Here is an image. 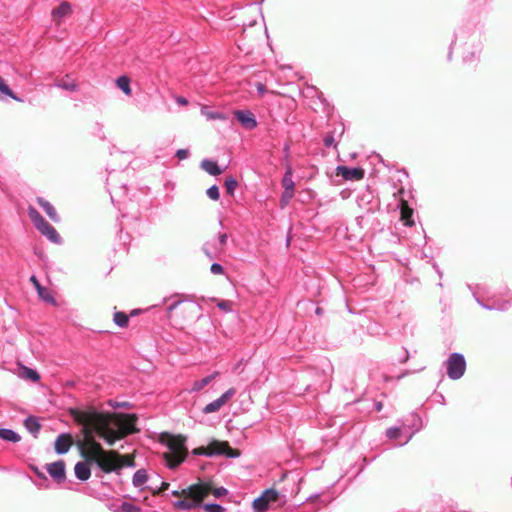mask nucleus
<instances>
[{"label": "nucleus", "instance_id": "21", "mask_svg": "<svg viewBox=\"0 0 512 512\" xmlns=\"http://www.w3.org/2000/svg\"><path fill=\"white\" fill-rule=\"evenodd\" d=\"M216 376H218V372H214L212 373L211 375H208L200 380H196L194 381L192 387H191V392H199L201 391L204 387H206L208 384H210V382L216 378Z\"/></svg>", "mask_w": 512, "mask_h": 512}, {"label": "nucleus", "instance_id": "4", "mask_svg": "<svg viewBox=\"0 0 512 512\" xmlns=\"http://www.w3.org/2000/svg\"><path fill=\"white\" fill-rule=\"evenodd\" d=\"M169 452L165 454L167 466L170 469L178 467L187 457V448L184 440L172 439L168 443Z\"/></svg>", "mask_w": 512, "mask_h": 512}, {"label": "nucleus", "instance_id": "10", "mask_svg": "<svg viewBox=\"0 0 512 512\" xmlns=\"http://www.w3.org/2000/svg\"><path fill=\"white\" fill-rule=\"evenodd\" d=\"M85 439L88 442V449H85L83 446H81V455L84 458H88L89 461L92 462L93 460H95V456L103 455L105 450L102 448L100 443L95 441L93 437Z\"/></svg>", "mask_w": 512, "mask_h": 512}, {"label": "nucleus", "instance_id": "51", "mask_svg": "<svg viewBox=\"0 0 512 512\" xmlns=\"http://www.w3.org/2000/svg\"><path fill=\"white\" fill-rule=\"evenodd\" d=\"M219 243L221 246H224L227 243L228 236L226 233H220L218 236Z\"/></svg>", "mask_w": 512, "mask_h": 512}, {"label": "nucleus", "instance_id": "15", "mask_svg": "<svg viewBox=\"0 0 512 512\" xmlns=\"http://www.w3.org/2000/svg\"><path fill=\"white\" fill-rule=\"evenodd\" d=\"M90 464H92L91 461H89L88 458H85V461L76 463L74 467V473L77 479L81 481H87L91 476V469Z\"/></svg>", "mask_w": 512, "mask_h": 512}, {"label": "nucleus", "instance_id": "42", "mask_svg": "<svg viewBox=\"0 0 512 512\" xmlns=\"http://www.w3.org/2000/svg\"><path fill=\"white\" fill-rule=\"evenodd\" d=\"M25 373H26V377L28 379H30L31 381L36 382L40 379L39 373L34 369L26 368Z\"/></svg>", "mask_w": 512, "mask_h": 512}, {"label": "nucleus", "instance_id": "58", "mask_svg": "<svg viewBox=\"0 0 512 512\" xmlns=\"http://www.w3.org/2000/svg\"><path fill=\"white\" fill-rule=\"evenodd\" d=\"M382 408H383V404H382V402H376V403H375V409H376V411L380 412V411L382 410Z\"/></svg>", "mask_w": 512, "mask_h": 512}, {"label": "nucleus", "instance_id": "38", "mask_svg": "<svg viewBox=\"0 0 512 512\" xmlns=\"http://www.w3.org/2000/svg\"><path fill=\"white\" fill-rule=\"evenodd\" d=\"M412 217V211L408 210H402L401 212V219L404 221V224L406 226H412L414 224Z\"/></svg>", "mask_w": 512, "mask_h": 512}, {"label": "nucleus", "instance_id": "57", "mask_svg": "<svg viewBox=\"0 0 512 512\" xmlns=\"http://www.w3.org/2000/svg\"><path fill=\"white\" fill-rule=\"evenodd\" d=\"M433 268L435 269L438 276L441 278L443 276V273H442L441 269L439 268V266L437 265V263L433 264Z\"/></svg>", "mask_w": 512, "mask_h": 512}, {"label": "nucleus", "instance_id": "45", "mask_svg": "<svg viewBox=\"0 0 512 512\" xmlns=\"http://www.w3.org/2000/svg\"><path fill=\"white\" fill-rule=\"evenodd\" d=\"M213 495L216 497V498H221L225 495L228 494V490L224 487H218V488H215L213 491H212Z\"/></svg>", "mask_w": 512, "mask_h": 512}, {"label": "nucleus", "instance_id": "8", "mask_svg": "<svg viewBox=\"0 0 512 512\" xmlns=\"http://www.w3.org/2000/svg\"><path fill=\"white\" fill-rule=\"evenodd\" d=\"M197 454H205L209 457L224 455L228 458H236L239 453L232 449L227 442H213L208 446L206 452H197Z\"/></svg>", "mask_w": 512, "mask_h": 512}, {"label": "nucleus", "instance_id": "32", "mask_svg": "<svg viewBox=\"0 0 512 512\" xmlns=\"http://www.w3.org/2000/svg\"><path fill=\"white\" fill-rule=\"evenodd\" d=\"M0 92L11 97L14 100L20 101L18 97H16L10 87L5 83V81L0 77Z\"/></svg>", "mask_w": 512, "mask_h": 512}, {"label": "nucleus", "instance_id": "60", "mask_svg": "<svg viewBox=\"0 0 512 512\" xmlns=\"http://www.w3.org/2000/svg\"><path fill=\"white\" fill-rule=\"evenodd\" d=\"M127 405V403H116L114 405H112L113 407H125Z\"/></svg>", "mask_w": 512, "mask_h": 512}, {"label": "nucleus", "instance_id": "52", "mask_svg": "<svg viewBox=\"0 0 512 512\" xmlns=\"http://www.w3.org/2000/svg\"><path fill=\"white\" fill-rule=\"evenodd\" d=\"M176 102L179 104V105H187L188 104V100L184 97H178L176 99Z\"/></svg>", "mask_w": 512, "mask_h": 512}, {"label": "nucleus", "instance_id": "62", "mask_svg": "<svg viewBox=\"0 0 512 512\" xmlns=\"http://www.w3.org/2000/svg\"><path fill=\"white\" fill-rule=\"evenodd\" d=\"M258 90H259L261 93H263V92L265 91V87H264V85L260 84V85L258 86Z\"/></svg>", "mask_w": 512, "mask_h": 512}, {"label": "nucleus", "instance_id": "31", "mask_svg": "<svg viewBox=\"0 0 512 512\" xmlns=\"http://www.w3.org/2000/svg\"><path fill=\"white\" fill-rule=\"evenodd\" d=\"M202 115H204L208 120H224L225 116L217 111H206L204 108L201 110Z\"/></svg>", "mask_w": 512, "mask_h": 512}, {"label": "nucleus", "instance_id": "25", "mask_svg": "<svg viewBox=\"0 0 512 512\" xmlns=\"http://www.w3.org/2000/svg\"><path fill=\"white\" fill-rule=\"evenodd\" d=\"M117 87L127 96L131 95L130 78L126 75H122L116 80Z\"/></svg>", "mask_w": 512, "mask_h": 512}, {"label": "nucleus", "instance_id": "46", "mask_svg": "<svg viewBox=\"0 0 512 512\" xmlns=\"http://www.w3.org/2000/svg\"><path fill=\"white\" fill-rule=\"evenodd\" d=\"M210 271H211V273L216 274V275H217V274H223V272H224V268H223V266H222L221 264H219V263H213V264L211 265V267H210Z\"/></svg>", "mask_w": 512, "mask_h": 512}, {"label": "nucleus", "instance_id": "19", "mask_svg": "<svg viewBox=\"0 0 512 512\" xmlns=\"http://www.w3.org/2000/svg\"><path fill=\"white\" fill-rule=\"evenodd\" d=\"M281 185L283 187V191L295 192V183L293 181V168L290 165L286 167L285 173L281 180Z\"/></svg>", "mask_w": 512, "mask_h": 512}, {"label": "nucleus", "instance_id": "17", "mask_svg": "<svg viewBox=\"0 0 512 512\" xmlns=\"http://www.w3.org/2000/svg\"><path fill=\"white\" fill-rule=\"evenodd\" d=\"M149 480L148 473L145 469H139L137 470L132 478V484L134 487L138 488L139 490H144L148 486H145L146 483Z\"/></svg>", "mask_w": 512, "mask_h": 512}, {"label": "nucleus", "instance_id": "23", "mask_svg": "<svg viewBox=\"0 0 512 512\" xmlns=\"http://www.w3.org/2000/svg\"><path fill=\"white\" fill-rule=\"evenodd\" d=\"M71 12V5L64 1L58 7L53 9L52 16L54 19H61Z\"/></svg>", "mask_w": 512, "mask_h": 512}, {"label": "nucleus", "instance_id": "55", "mask_svg": "<svg viewBox=\"0 0 512 512\" xmlns=\"http://www.w3.org/2000/svg\"><path fill=\"white\" fill-rule=\"evenodd\" d=\"M283 152L285 154V157L288 158L289 157V153H290V146H289V144H285L284 145Z\"/></svg>", "mask_w": 512, "mask_h": 512}, {"label": "nucleus", "instance_id": "37", "mask_svg": "<svg viewBox=\"0 0 512 512\" xmlns=\"http://www.w3.org/2000/svg\"><path fill=\"white\" fill-rule=\"evenodd\" d=\"M206 194L207 196L211 199V200H214V201H217L219 200V197H220V193H219V188L217 185H212L211 187H209L206 191Z\"/></svg>", "mask_w": 512, "mask_h": 512}, {"label": "nucleus", "instance_id": "26", "mask_svg": "<svg viewBox=\"0 0 512 512\" xmlns=\"http://www.w3.org/2000/svg\"><path fill=\"white\" fill-rule=\"evenodd\" d=\"M223 405H225V404L223 403V401L219 397L216 400H214V401L210 402L209 404H207L202 409V412L204 414H211V413L219 411Z\"/></svg>", "mask_w": 512, "mask_h": 512}, {"label": "nucleus", "instance_id": "13", "mask_svg": "<svg viewBox=\"0 0 512 512\" xmlns=\"http://www.w3.org/2000/svg\"><path fill=\"white\" fill-rule=\"evenodd\" d=\"M337 175L342 176L344 180H361L364 177L362 168H354L339 165L336 168Z\"/></svg>", "mask_w": 512, "mask_h": 512}, {"label": "nucleus", "instance_id": "28", "mask_svg": "<svg viewBox=\"0 0 512 512\" xmlns=\"http://www.w3.org/2000/svg\"><path fill=\"white\" fill-rule=\"evenodd\" d=\"M173 506L180 510H192L197 508V503L192 502L190 499L177 500L173 502Z\"/></svg>", "mask_w": 512, "mask_h": 512}, {"label": "nucleus", "instance_id": "18", "mask_svg": "<svg viewBox=\"0 0 512 512\" xmlns=\"http://www.w3.org/2000/svg\"><path fill=\"white\" fill-rule=\"evenodd\" d=\"M37 203L39 206L44 210V212L47 214V216L54 222H59L60 218L54 208V206L44 198L38 197Z\"/></svg>", "mask_w": 512, "mask_h": 512}, {"label": "nucleus", "instance_id": "20", "mask_svg": "<svg viewBox=\"0 0 512 512\" xmlns=\"http://www.w3.org/2000/svg\"><path fill=\"white\" fill-rule=\"evenodd\" d=\"M200 166L203 170L212 176H218L223 172L218 163L213 160L204 159L202 160Z\"/></svg>", "mask_w": 512, "mask_h": 512}, {"label": "nucleus", "instance_id": "61", "mask_svg": "<svg viewBox=\"0 0 512 512\" xmlns=\"http://www.w3.org/2000/svg\"><path fill=\"white\" fill-rule=\"evenodd\" d=\"M315 313H316L317 315H321V314L323 313L322 308L317 307V308H316V310H315Z\"/></svg>", "mask_w": 512, "mask_h": 512}, {"label": "nucleus", "instance_id": "16", "mask_svg": "<svg viewBox=\"0 0 512 512\" xmlns=\"http://www.w3.org/2000/svg\"><path fill=\"white\" fill-rule=\"evenodd\" d=\"M267 494L276 495V490L274 489H267L265 490L261 496L257 497L253 501V507L258 512H263L267 510L269 505V499H266Z\"/></svg>", "mask_w": 512, "mask_h": 512}, {"label": "nucleus", "instance_id": "44", "mask_svg": "<svg viewBox=\"0 0 512 512\" xmlns=\"http://www.w3.org/2000/svg\"><path fill=\"white\" fill-rule=\"evenodd\" d=\"M236 393V390L234 388H229L226 392H224L220 399L223 401L224 404L228 402L229 399H231Z\"/></svg>", "mask_w": 512, "mask_h": 512}, {"label": "nucleus", "instance_id": "59", "mask_svg": "<svg viewBox=\"0 0 512 512\" xmlns=\"http://www.w3.org/2000/svg\"><path fill=\"white\" fill-rule=\"evenodd\" d=\"M171 494H172L173 496H180V495H182L181 491H178V490H173V491L171 492Z\"/></svg>", "mask_w": 512, "mask_h": 512}, {"label": "nucleus", "instance_id": "41", "mask_svg": "<svg viewBox=\"0 0 512 512\" xmlns=\"http://www.w3.org/2000/svg\"><path fill=\"white\" fill-rule=\"evenodd\" d=\"M401 434V430L398 427H390L386 431V435L389 439H397Z\"/></svg>", "mask_w": 512, "mask_h": 512}, {"label": "nucleus", "instance_id": "30", "mask_svg": "<svg viewBox=\"0 0 512 512\" xmlns=\"http://www.w3.org/2000/svg\"><path fill=\"white\" fill-rule=\"evenodd\" d=\"M226 193L228 195H234L236 188L238 187V181L234 177H228L224 183Z\"/></svg>", "mask_w": 512, "mask_h": 512}, {"label": "nucleus", "instance_id": "54", "mask_svg": "<svg viewBox=\"0 0 512 512\" xmlns=\"http://www.w3.org/2000/svg\"><path fill=\"white\" fill-rule=\"evenodd\" d=\"M278 497V492L276 491V495H272V494H267L266 495V499H269V503L272 502V501H275Z\"/></svg>", "mask_w": 512, "mask_h": 512}, {"label": "nucleus", "instance_id": "43", "mask_svg": "<svg viewBox=\"0 0 512 512\" xmlns=\"http://www.w3.org/2000/svg\"><path fill=\"white\" fill-rule=\"evenodd\" d=\"M30 282L34 285L36 288L38 295L42 296V292H45V289L41 286L40 282L38 281L37 277L35 275H32L30 277Z\"/></svg>", "mask_w": 512, "mask_h": 512}, {"label": "nucleus", "instance_id": "49", "mask_svg": "<svg viewBox=\"0 0 512 512\" xmlns=\"http://www.w3.org/2000/svg\"><path fill=\"white\" fill-rule=\"evenodd\" d=\"M183 302V300H176L174 301L173 303H171L168 307H167V313L170 314L173 310H175L181 303Z\"/></svg>", "mask_w": 512, "mask_h": 512}, {"label": "nucleus", "instance_id": "22", "mask_svg": "<svg viewBox=\"0 0 512 512\" xmlns=\"http://www.w3.org/2000/svg\"><path fill=\"white\" fill-rule=\"evenodd\" d=\"M0 439L12 443H17L21 440V437L12 429L0 428Z\"/></svg>", "mask_w": 512, "mask_h": 512}, {"label": "nucleus", "instance_id": "24", "mask_svg": "<svg viewBox=\"0 0 512 512\" xmlns=\"http://www.w3.org/2000/svg\"><path fill=\"white\" fill-rule=\"evenodd\" d=\"M339 135L342 136L344 133V126L343 124H340L338 127ZM337 132V128L334 129L333 132L327 133L323 139V143L325 147H331L334 146L336 148L337 144L335 142L334 134Z\"/></svg>", "mask_w": 512, "mask_h": 512}, {"label": "nucleus", "instance_id": "64", "mask_svg": "<svg viewBox=\"0 0 512 512\" xmlns=\"http://www.w3.org/2000/svg\"><path fill=\"white\" fill-rule=\"evenodd\" d=\"M317 497H318V494H315L314 496L309 497V499L317 498Z\"/></svg>", "mask_w": 512, "mask_h": 512}, {"label": "nucleus", "instance_id": "29", "mask_svg": "<svg viewBox=\"0 0 512 512\" xmlns=\"http://www.w3.org/2000/svg\"><path fill=\"white\" fill-rule=\"evenodd\" d=\"M113 321L118 327L124 328L128 325L129 318L126 313L118 311L114 313Z\"/></svg>", "mask_w": 512, "mask_h": 512}, {"label": "nucleus", "instance_id": "50", "mask_svg": "<svg viewBox=\"0 0 512 512\" xmlns=\"http://www.w3.org/2000/svg\"><path fill=\"white\" fill-rule=\"evenodd\" d=\"M31 469L36 474L37 477L46 479L45 474L42 471H40L38 467L32 466Z\"/></svg>", "mask_w": 512, "mask_h": 512}, {"label": "nucleus", "instance_id": "1", "mask_svg": "<svg viewBox=\"0 0 512 512\" xmlns=\"http://www.w3.org/2000/svg\"><path fill=\"white\" fill-rule=\"evenodd\" d=\"M75 420L82 427L84 438H91L98 435L109 446H113L120 434L111 426L110 416L94 408L77 412Z\"/></svg>", "mask_w": 512, "mask_h": 512}, {"label": "nucleus", "instance_id": "47", "mask_svg": "<svg viewBox=\"0 0 512 512\" xmlns=\"http://www.w3.org/2000/svg\"><path fill=\"white\" fill-rule=\"evenodd\" d=\"M176 157L179 159V160H184V159H187L189 157V150L188 149H178L176 151Z\"/></svg>", "mask_w": 512, "mask_h": 512}, {"label": "nucleus", "instance_id": "40", "mask_svg": "<svg viewBox=\"0 0 512 512\" xmlns=\"http://www.w3.org/2000/svg\"><path fill=\"white\" fill-rule=\"evenodd\" d=\"M120 509L122 512H140V508L129 502H123L120 506Z\"/></svg>", "mask_w": 512, "mask_h": 512}, {"label": "nucleus", "instance_id": "5", "mask_svg": "<svg viewBox=\"0 0 512 512\" xmlns=\"http://www.w3.org/2000/svg\"><path fill=\"white\" fill-rule=\"evenodd\" d=\"M446 373L451 380L462 378L466 371V360L463 354L454 352L445 361Z\"/></svg>", "mask_w": 512, "mask_h": 512}, {"label": "nucleus", "instance_id": "35", "mask_svg": "<svg viewBox=\"0 0 512 512\" xmlns=\"http://www.w3.org/2000/svg\"><path fill=\"white\" fill-rule=\"evenodd\" d=\"M205 512H224V507L217 503H206L201 506Z\"/></svg>", "mask_w": 512, "mask_h": 512}, {"label": "nucleus", "instance_id": "6", "mask_svg": "<svg viewBox=\"0 0 512 512\" xmlns=\"http://www.w3.org/2000/svg\"><path fill=\"white\" fill-rule=\"evenodd\" d=\"M211 488L205 483H197L181 490L182 496L197 503V508L202 506V501L209 495Z\"/></svg>", "mask_w": 512, "mask_h": 512}, {"label": "nucleus", "instance_id": "39", "mask_svg": "<svg viewBox=\"0 0 512 512\" xmlns=\"http://www.w3.org/2000/svg\"><path fill=\"white\" fill-rule=\"evenodd\" d=\"M217 307H218L220 310H222V311H224V312L228 313V312H231V311H232V302H231V301H229V300H220V301H218V303H217Z\"/></svg>", "mask_w": 512, "mask_h": 512}, {"label": "nucleus", "instance_id": "9", "mask_svg": "<svg viewBox=\"0 0 512 512\" xmlns=\"http://www.w3.org/2000/svg\"><path fill=\"white\" fill-rule=\"evenodd\" d=\"M118 455L119 454L114 451H105L103 455L95 456L96 458L92 461V463H95L97 467L104 473H110L117 468L116 457Z\"/></svg>", "mask_w": 512, "mask_h": 512}, {"label": "nucleus", "instance_id": "11", "mask_svg": "<svg viewBox=\"0 0 512 512\" xmlns=\"http://www.w3.org/2000/svg\"><path fill=\"white\" fill-rule=\"evenodd\" d=\"M234 116L247 130H253L257 127V120L254 114L249 110H236L234 112Z\"/></svg>", "mask_w": 512, "mask_h": 512}, {"label": "nucleus", "instance_id": "33", "mask_svg": "<svg viewBox=\"0 0 512 512\" xmlns=\"http://www.w3.org/2000/svg\"><path fill=\"white\" fill-rule=\"evenodd\" d=\"M56 86L68 90V91H76L77 90V84L74 81H67V80H61L56 83Z\"/></svg>", "mask_w": 512, "mask_h": 512}, {"label": "nucleus", "instance_id": "53", "mask_svg": "<svg viewBox=\"0 0 512 512\" xmlns=\"http://www.w3.org/2000/svg\"><path fill=\"white\" fill-rule=\"evenodd\" d=\"M408 358H409V353H408V351H407V350H403V357H402V358H400V360H399V361H400V362H402V363H404V362H406V361L408 360Z\"/></svg>", "mask_w": 512, "mask_h": 512}, {"label": "nucleus", "instance_id": "27", "mask_svg": "<svg viewBox=\"0 0 512 512\" xmlns=\"http://www.w3.org/2000/svg\"><path fill=\"white\" fill-rule=\"evenodd\" d=\"M25 428L33 435L39 432L40 424L35 417L29 416L24 422Z\"/></svg>", "mask_w": 512, "mask_h": 512}, {"label": "nucleus", "instance_id": "3", "mask_svg": "<svg viewBox=\"0 0 512 512\" xmlns=\"http://www.w3.org/2000/svg\"><path fill=\"white\" fill-rule=\"evenodd\" d=\"M28 216L36 229L52 243L60 244L62 239L57 230L48 223L33 206L28 208Z\"/></svg>", "mask_w": 512, "mask_h": 512}, {"label": "nucleus", "instance_id": "2", "mask_svg": "<svg viewBox=\"0 0 512 512\" xmlns=\"http://www.w3.org/2000/svg\"><path fill=\"white\" fill-rule=\"evenodd\" d=\"M466 33L461 32L460 34H456L455 40L452 41L451 47H454L460 42L462 46V56L463 61L465 63H473L479 58L480 52L482 50L481 43L476 34H471L468 36V41L463 42L462 40L465 38Z\"/></svg>", "mask_w": 512, "mask_h": 512}, {"label": "nucleus", "instance_id": "34", "mask_svg": "<svg viewBox=\"0 0 512 512\" xmlns=\"http://www.w3.org/2000/svg\"><path fill=\"white\" fill-rule=\"evenodd\" d=\"M294 194H295V192H291V191H283L282 192L281 197H280L281 208L286 207L290 203L291 199L294 197Z\"/></svg>", "mask_w": 512, "mask_h": 512}, {"label": "nucleus", "instance_id": "63", "mask_svg": "<svg viewBox=\"0 0 512 512\" xmlns=\"http://www.w3.org/2000/svg\"><path fill=\"white\" fill-rule=\"evenodd\" d=\"M411 438H412V434H411V435H409V437L406 439V441H405V442H403L401 445H405V444H406V443H407Z\"/></svg>", "mask_w": 512, "mask_h": 512}, {"label": "nucleus", "instance_id": "56", "mask_svg": "<svg viewBox=\"0 0 512 512\" xmlns=\"http://www.w3.org/2000/svg\"><path fill=\"white\" fill-rule=\"evenodd\" d=\"M433 268L435 269L438 276L441 278L443 276V273H442L441 269L439 268V266L437 265V263L433 264Z\"/></svg>", "mask_w": 512, "mask_h": 512}, {"label": "nucleus", "instance_id": "14", "mask_svg": "<svg viewBox=\"0 0 512 512\" xmlns=\"http://www.w3.org/2000/svg\"><path fill=\"white\" fill-rule=\"evenodd\" d=\"M72 444V437L70 434L62 433L58 435V437L55 440L54 448L57 454H66Z\"/></svg>", "mask_w": 512, "mask_h": 512}, {"label": "nucleus", "instance_id": "12", "mask_svg": "<svg viewBox=\"0 0 512 512\" xmlns=\"http://www.w3.org/2000/svg\"><path fill=\"white\" fill-rule=\"evenodd\" d=\"M47 472L57 482L61 483L66 479L65 463L63 460L46 465Z\"/></svg>", "mask_w": 512, "mask_h": 512}, {"label": "nucleus", "instance_id": "7", "mask_svg": "<svg viewBox=\"0 0 512 512\" xmlns=\"http://www.w3.org/2000/svg\"><path fill=\"white\" fill-rule=\"evenodd\" d=\"M503 295L506 297L505 299L497 298L493 296L491 298V304L484 303L480 300L476 294L474 293V297L477 303L486 310H497V311H506L512 306V295L510 290L505 289Z\"/></svg>", "mask_w": 512, "mask_h": 512}, {"label": "nucleus", "instance_id": "36", "mask_svg": "<svg viewBox=\"0 0 512 512\" xmlns=\"http://www.w3.org/2000/svg\"><path fill=\"white\" fill-rule=\"evenodd\" d=\"M169 487V483L161 482L159 486H148L147 488L152 492L153 495H159Z\"/></svg>", "mask_w": 512, "mask_h": 512}, {"label": "nucleus", "instance_id": "48", "mask_svg": "<svg viewBox=\"0 0 512 512\" xmlns=\"http://www.w3.org/2000/svg\"><path fill=\"white\" fill-rule=\"evenodd\" d=\"M41 299H43L45 302L54 303L55 299L53 296H51L46 290L45 292H42V296H39Z\"/></svg>", "mask_w": 512, "mask_h": 512}]
</instances>
